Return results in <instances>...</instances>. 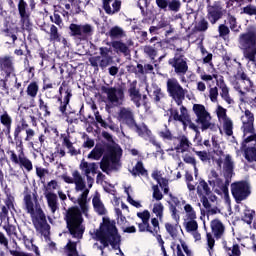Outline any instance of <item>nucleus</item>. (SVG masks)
<instances>
[{
  "label": "nucleus",
  "instance_id": "nucleus-39",
  "mask_svg": "<svg viewBox=\"0 0 256 256\" xmlns=\"http://www.w3.org/2000/svg\"><path fill=\"white\" fill-rule=\"evenodd\" d=\"M62 145L68 149V153L71 155V157L81 153V151L77 150L75 146H73V142H71V139L67 134L62 135Z\"/></svg>",
  "mask_w": 256,
  "mask_h": 256
},
{
  "label": "nucleus",
  "instance_id": "nucleus-45",
  "mask_svg": "<svg viewBox=\"0 0 256 256\" xmlns=\"http://www.w3.org/2000/svg\"><path fill=\"white\" fill-rule=\"evenodd\" d=\"M203 193L206 195H211V188H209V184L205 180H200L197 186V194L200 197H203Z\"/></svg>",
  "mask_w": 256,
  "mask_h": 256
},
{
  "label": "nucleus",
  "instance_id": "nucleus-18",
  "mask_svg": "<svg viewBox=\"0 0 256 256\" xmlns=\"http://www.w3.org/2000/svg\"><path fill=\"white\" fill-rule=\"evenodd\" d=\"M170 113L174 121H179L182 123L184 129H187L188 125L189 129H192V131H199V128L196 126V124L191 121V116H189V112L185 106L180 107V114L177 109H172Z\"/></svg>",
  "mask_w": 256,
  "mask_h": 256
},
{
  "label": "nucleus",
  "instance_id": "nucleus-22",
  "mask_svg": "<svg viewBox=\"0 0 256 256\" xmlns=\"http://www.w3.org/2000/svg\"><path fill=\"white\" fill-rule=\"evenodd\" d=\"M200 203H202L208 215H217V213H220L219 208H217V206L213 207V205H211V203H217V197L215 196V194L210 192V194L207 196L202 195L200 197Z\"/></svg>",
  "mask_w": 256,
  "mask_h": 256
},
{
  "label": "nucleus",
  "instance_id": "nucleus-36",
  "mask_svg": "<svg viewBox=\"0 0 256 256\" xmlns=\"http://www.w3.org/2000/svg\"><path fill=\"white\" fill-rule=\"evenodd\" d=\"M200 51L202 53V63L208 65V73L215 71V65H213V54L209 53L205 47L201 46Z\"/></svg>",
  "mask_w": 256,
  "mask_h": 256
},
{
  "label": "nucleus",
  "instance_id": "nucleus-4",
  "mask_svg": "<svg viewBox=\"0 0 256 256\" xmlns=\"http://www.w3.org/2000/svg\"><path fill=\"white\" fill-rule=\"evenodd\" d=\"M238 45L244 59H247L256 67V28H250L247 32L240 34Z\"/></svg>",
  "mask_w": 256,
  "mask_h": 256
},
{
  "label": "nucleus",
  "instance_id": "nucleus-42",
  "mask_svg": "<svg viewBox=\"0 0 256 256\" xmlns=\"http://www.w3.org/2000/svg\"><path fill=\"white\" fill-rule=\"evenodd\" d=\"M48 35L49 41H51V43L61 42V33H59V28H57V26L54 24L50 25V31L48 32Z\"/></svg>",
  "mask_w": 256,
  "mask_h": 256
},
{
  "label": "nucleus",
  "instance_id": "nucleus-33",
  "mask_svg": "<svg viewBox=\"0 0 256 256\" xmlns=\"http://www.w3.org/2000/svg\"><path fill=\"white\" fill-rule=\"evenodd\" d=\"M128 93L130 95L131 101H133L136 107H141V93L139 92V89H137V81H133L130 84Z\"/></svg>",
  "mask_w": 256,
  "mask_h": 256
},
{
  "label": "nucleus",
  "instance_id": "nucleus-49",
  "mask_svg": "<svg viewBox=\"0 0 256 256\" xmlns=\"http://www.w3.org/2000/svg\"><path fill=\"white\" fill-rule=\"evenodd\" d=\"M109 35L111 39H122V37H125V31L123 28L115 26L110 29Z\"/></svg>",
  "mask_w": 256,
  "mask_h": 256
},
{
  "label": "nucleus",
  "instance_id": "nucleus-30",
  "mask_svg": "<svg viewBox=\"0 0 256 256\" xmlns=\"http://www.w3.org/2000/svg\"><path fill=\"white\" fill-rule=\"evenodd\" d=\"M103 9L107 15H115L121 11L120 0H102Z\"/></svg>",
  "mask_w": 256,
  "mask_h": 256
},
{
  "label": "nucleus",
  "instance_id": "nucleus-6",
  "mask_svg": "<svg viewBox=\"0 0 256 256\" xmlns=\"http://www.w3.org/2000/svg\"><path fill=\"white\" fill-rule=\"evenodd\" d=\"M184 205V222L183 226L187 233H190L195 241H201V234L199 233V224L197 223V212L191 204H186L185 200L182 201Z\"/></svg>",
  "mask_w": 256,
  "mask_h": 256
},
{
  "label": "nucleus",
  "instance_id": "nucleus-54",
  "mask_svg": "<svg viewBox=\"0 0 256 256\" xmlns=\"http://www.w3.org/2000/svg\"><path fill=\"white\" fill-rule=\"evenodd\" d=\"M206 241H207V249L209 252V255H212L213 248L215 247V238H213V234L207 233L206 234Z\"/></svg>",
  "mask_w": 256,
  "mask_h": 256
},
{
  "label": "nucleus",
  "instance_id": "nucleus-38",
  "mask_svg": "<svg viewBox=\"0 0 256 256\" xmlns=\"http://www.w3.org/2000/svg\"><path fill=\"white\" fill-rule=\"evenodd\" d=\"M92 205L94 207V211L98 213V215H106L107 209L105 208V204L101 201V195L96 193L92 198Z\"/></svg>",
  "mask_w": 256,
  "mask_h": 256
},
{
  "label": "nucleus",
  "instance_id": "nucleus-28",
  "mask_svg": "<svg viewBox=\"0 0 256 256\" xmlns=\"http://www.w3.org/2000/svg\"><path fill=\"white\" fill-rule=\"evenodd\" d=\"M118 117L119 120L125 123L130 129L137 123L131 108H121Z\"/></svg>",
  "mask_w": 256,
  "mask_h": 256
},
{
  "label": "nucleus",
  "instance_id": "nucleus-52",
  "mask_svg": "<svg viewBox=\"0 0 256 256\" xmlns=\"http://www.w3.org/2000/svg\"><path fill=\"white\" fill-rule=\"evenodd\" d=\"M143 51L145 55L150 57L151 61H155V57H157V49H155V47L151 45H146L144 46Z\"/></svg>",
  "mask_w": 256,
  "mask_h": 256
},
{
  "label": "nucleus",
  "instance_id": "nucleus-32",
  "mask_svg": "<svg viewBox=\"0 0 256 256\" xmlns=\"http://www.w3.org/2000/svg\"><path fill=\"white\" fill-rule=\"evenodd\" d=\"M172 249L176 256H191V250L189 249V246L187 245V242L183 239L179 240L178 244H173ZM185 253V254H184Z\"/></svg>",
  "mask_w": 256,
  "mask_h": 256
},
{
  "label": "nucleus",
  "instance_id": "nucleus-53",
  "mask_svg": "<svg viewBox=\"0 0 256 256\" xmlns=\"http://www.w3.org/2000/svg\"><path fill=\"white\" fill-rule=\"evenodd\" d=\"M153 93L154 100L159 103L161 99H163V91H161V88L157 85H152V88L150 90Z\"/></svg>",
  "mask_w": 256,
  "mask_h": 256
},
{
  "label": "nucleus",
  "instance_id": "nucleus-15",
  "mask_svg": "<svg viewBox=\"0 0 256 256\" xmlns=\"http://www.w3.org/2000/svg\"><path fill=\"white\" fill-rule=\"evenodd\" d=\"M102 93L107 95V101L110 105L114 107H119V105H123V101H125V91L121 87H102Z\"/></svg>",
  "mask_w": 256,
  "mask_h": 256
},
{
  "label": "nucleus",
  "instance_id": "nucleus-17",
  "mask_svg": "<svg viewBox=\"0 0 256 256\" xmlns=\"http://www.w3.org/2000/svg\"><path fill=\"white\" fill-rule=\"evenodd\" d=\"M218 169L223 171L224 177L232 178L235 169V161L230 154L221 153L220 157L215 160Z\"/></svg>",
  "mask_w": 256,
  "mask_h": 256
},
{
  "label": "nucleus",
  "instance_id": "nucleus-5",
  "mask_svg": "<svg viewBox=\"0 0 256 256\" xmlns=\"http://www.w3.org/2000/svg\"><path fill=\"white\" fill-rule=\"evenodd\" d=\"M208 183L214 193L224 199L226 205H231V198L229 197V183H231V178L225 177V181H223L217 171L211 170Z\"/></svg>",
  "mask_w": 256,
  "mask_h": 256
},
{
  "label": "nucleus",
  "instance_id": "nucleus-23",
  "mask_svg": "<svg viewBox=\"0 0 256 256\" xmlns=\"http://www.w3.org/2000/svg\"><path fill=\"white\" fill-rule=\"evenodd\" d=\"M191 147V142L187 136L182 135L173 139V146L170 151H176V153H186Z\"/></svg>",
  "mask_w": 256,
  "mask_h": 256
},
{
  "label": "nucleus",
  "instance_id": "nucleus-40",
  "mask_svg": "<svg viewBox=\"0 0 256 256\" xmlns=\"http://www.w3.org/2000/svg\"><path fill=\"white\" fill-rule=\"evenodd\" d=\"M0 123L5 127L4 133L6 135H11V125H13V118L9 116L7 111H4L2 115H0Z\"/></svg>",
  "mask_w": 256,
  "mask_h": 256
},
{
  "label": "nucleus",
  "instance_id": "nucleus-34",
  "mask_svg": "<svg viewBox=\"0 0 256 256\" xmlns=\"http://www.w3.org/2000/svg\"><path fill=\"white\" fill-rule=\"evenodd\" d=\"M211 229L214 237L216 239H221L225 235V225L219 219H214L211 221Z\"/></svg>",
  "mask_w": 256,
  "mask_h": 256
},
{
  "label": "nucleus",
  "instance_id": "nucleus-61",
  "mask_svg": "<svg viewBox=\"0 0 256 256\" xmlns=\"http://www.w3.org/2000/svg\"><path fill=\"white\" fill-rule=\"evenodd\" d=\"M152 190H153V194H152L153 199H155V201H161V199H163V193H161V190H159V186L153 185Z\"/></svg>",
  "mask_w": 256,
  "mask_h": 256
},
{
  "label": "nucleus",
  "instance_id": "nucleus-14",
  "mask_svg": "<svg viewBox=\"0 0 256 256\" xmlns=\"http://www.w3.org/2000/svg\"><path fill=\"white\" fill-rule=\"evenodd\" d=\"M100 56H92L89 58V63L92 67L98 69L99 67L102 69H106L113 63V56L109 55L111 53V48L100 47Z\"/></svg>",
  "mask_w": 256,
  "mask_h": 256
},
{
  "label": "nucleus",
  "instance_id": "nucleus-59",
  "mask_svg": "<svg viewBox=\"0 0 256 256\" xmlns=\"http://www.w3.org/2000/svg\"><path fill=\"white\" fill-rule=\"evenodd\" d=\"M50 21L52 23H55L60 29H63V19H61V15L58 13H54L52 16H50Z\"/></svg>",
  "mask_w": 256,
  "mask_h": 256
},
{
  "label": "nucleus",
  "instance_id": "nucleus-27",
  "mask_svg": "<svg viewBox=\"0 0 256 256\" xmlns=\"http://www.w3.org/2000/svg\"><path fill=\"white\" fill-rule=\"evenodd\" d=\"M0 71L4 73L6 77L15 75V66L13 65V57L2 56L0 57Z\"/></svg>",
  "mask_w": 256,
  "mask_h": 256
},
{
  "label": "nucleus",
  "instance_id": "nucleus-43",
  "mask_svg": "<svg viewBox=\"0 0 256 256\" xmlns=\"http://www.w3.org/2000/svg\"><path fill=\"white\" fill-rule=\"evenodd\" d=\"M105 149L101 145H96L94 149L88 154V159H94V161H99L103 157Z\"/></svg>",
  "mask_w": 256,
  "mask_h": 256
},
{
  "label": "nucleus",
  "instance_id": "nucleus-50",
  "mask_svg": "<svg viewBox=\"0 0 256 256\" xmlns=\"http://www.w3.org/2000/svg\"><path fill=\"white\" fill-rule=\"evenodd\" d=\"M165 229L167 233L172 237V239H177V235H179V225L171 224V223H166L165 224Z\"/></svg>",
  "mask_w": 256,
  "mask_h": 256
},
{
  "label": "nucleus",
  "instance_id": "nucleus-56",
  "mask_svg": "<svg viewBox=\"0 0 256 256\" xmlns=\"http://www.w3.org/2000/svg\"><path fill=\"white\" fill-rule=\"evenodd\" d=\"M195 29L196 31L205 32L209 29V22L203 18L196 24Z\"/></svg>",
  "mask_w": 256,
  "mask_h": 256
},
{
  "label": "nucleus",
  "instance_id": "nucleus-25",
  "mask_svg": "<svg viewBox=\"0 0 256 256\" xmlns=\"http://www.w3.org/2000/svg\"><path fill=\"white\" fill-rule=\"evenodd\" d=\"M156 5L162 11H167V7L173 13L181 11V0H156Z\"/></svg>",
  "mask_w": 256,
  "mask_h": 256
},
{
  "label": "nucleus",
  "instance_id": "nucleus-62",
  "mask_svg": "<svg viewBox=\"0 0 256 256\" xmlns=\"http://www.w3.org/2000/svg\"><path fill=\"white\" fill-rule=\"evenodd\" d=\"M242 220L244 223H247V225H251V223H253V212L251 210H245Z\"/></svg>",
  "mask_w": 256,
  "mask_h": 256
},
{
  "label": "nucleus",
  "instance_id": "nucleus-46",
  "mask_svg": "<svg viewBox=\"0 0 256 256\" xmlns=\"http://www.w3.org/2000/svg\"><path fill=\"white\" fill-rule=\"evenodd\" d=\"M165 211V206L163 203L156 202L153 204L152 213L159 219V221H163V212Z\"/></svg>",
  "mask_w": 256,
  "mask_h": 256
},
{
  "label": "nucleus",
  "instance_id": "nucleus-24",
  "mask_svg": "<svg viewBox=\"0 0 256 256\" xmlns=\"http://www.w3.org/2000/svg\"><path fill=\"white\" fill-rule=\"evenodd\" d=\"M63 90L65 91V97L64 99L61 96L58 97V102L60 103L59 110L62 113H65L67 111L69 101H71V97H73V94L71 93V89L67 87V84H65V82H63L59 88L60 95H63Z\"/></svg>",
  "mask_w": 256,
  "mask_h": 256
},
{
  "label": "nucleus",
  "instance_id": "nucleus-9",
  "mask_svg": "<svg viewBox=\"0 0 256 256\" xmlns=\"http://www.w3.org/2000/svg\"><path fill=\"white\" fill-rule=\"evenodd\" d=\"M193 113L196 116V123L200 125L202 131H217L219 127L211 121V113L203 104H194L192 107Z\"/></svg>",
  "mask_w": 256,
  "mask_h": 256
},
{
  "label": "nucleus",
  "instance_id": "nucleus-37",
  "mask_svg": "<svg viewBox=\"0 0 256 256\" xmlns=\"http://www.w3.org/2000/svg\"><path fill=\"white\" fill-rule=\"evenodd\" d=\"M130 129H132V131H135V133H137L139 137H142V139H145L146 141L149 140L152 135L151 130H149V128L145 124L138 125V123L136 122Z\"/></svg>",
  "mask_w": 256,
  "mask_h": 256
},
{
  "label": "nucleus",
  "instance_id": "nucleus-63",
  "mask_svg": "<svg viewBox=\"0 0 256 256\" xmlns=\"http://www.w3.org/2000/svg\"><path fill=\"white\" fill-rule=\"evenodd\" d=\"M57 187H59V184H57L56 180L48 182L46 189L44 191V195H46V193H53V191H55Z\"/></svg>",
  "mask_w": 256,
  "mask_h": 256
},
{
  "label": "nucleus",
  "instance_id": "nucleus-12",
  "mask_svg": "<svg viewBox=\"0 0 256 256\" xmlns=\"http://www.w3.org/2000/svg\"><path fill=\"white\" fill-rule=\"evenodd\" d=\"M167 92L177 105H183L187 89H184L177 78H169L166 83Z\"/></svg>",
  "mask_w": 256,
  "mask_h": 256
},
{
  "label": "nucleus",
  "instance_id": "nucleus-2",
  "mask_svg": "<svg viewBox=\"0 0 256 256\" xmlns=\"http://www.w3.org/2000/svg\"><path fill=\"white\" fill-rule=\"evenodd\" d=\"M37 192H25L23 203L24 211L31 217V221L38 233L44 236L50 251H55V243L49 238L51 226L47 223V216L39 203Z\"/></svg>",
  "mask_w": 256,
  "mask_h": 256
},
{
  "label": "nucleus",
  "instance_id": "nucleus-7",
  "mask_svg": "<svg viewBox=\"0 0 256 256\" xmlns=\"http://www.w3.org/2000/svg\"><path fill=\"white\" fill-rule=\"evenodd\" d=\"M16 149L18 151L15 153V150H8L7 154L10 155V161L14 163V165H18L22 171H26V173H31L33 171V161L29 159L25 155V149L23 148V140L19 139L16 142Z\"/></svg>",
  "mask_w": 256,
  "mask_h": 256
},
{
  "label": "nucleus",
  "instance_id": "nucleus-44",
  "mask_svg": "<svg viewBox=\"0 0 256 256\" xmlns=\"http://www.w3.org/2000/svg\"><path fill=\"white\" fill-rule=\"evenodd\" d=\"M38 93L39 84L36 81L30 82L26 88V95H28V97H33L35 99Z\"/></svg>",
  "mask_w": 256,
  "mask_h": 256
},
{
  "label": "nucleus",
  "instance_id": "nucleus-11",
  "mask_svg": "<svg viewBox=\"0 0 256 256\" xmlns=\"http://www.w3.org/2000/svg\"><path fill=\"white\" fill-rule=\"evenodd\" d=\"M70 36L77 39V41H88L89 37H93L95 33V27L89 23L69 25Z\"/></svg>",
  "mask_w": 256,
  "mask_h": 256
},
{
  "label": "nucleus",
  "instance_id": "nucleus-47",
  "mask_svg": "<svg viewBox=\"0 0 256 256\" xmlns=\"http://www.w3.org/2000/svg\"><path fill=\"white\" fill-rule=\"evenodd\" d=\"M20 107H22V109H31V107H35V98L29 95L20 98Z\"/></svg>",
  "mask_w": 256,
  "mask_h": 256
},
{
  "label": "nucleus",
  "instance_id": "nucleus-57",
  "mask_svg": "<svg viewBox=\"0 0 256 256\" xmlns=\"http://www.w3.org/2000/svg\"><path fill=\"white\" fill-rule=\"evenodd\" d=\"M219 97V89L217 86L209 89V98L212 103H217Z\"/></svg>",
  "mask_w": 256,
  "mask_h": 256
},
{
  "label": "nucleus",
  "instance_id": "nucleus-13",
  "mask_svg": "<svg viewBox=\"0 0 256 256\" xmlns=\"http://www.w3.org/2000/svg\"><path fill=\"white\" fill-rule=\"evenodd\" d=\"M123 150L119 146H113L111 148L110 157H103L100 162V169H102L103 173H107L109 175L110 171H113L115 165L119 163V157H121Z\"/></svg>",
  "mask_w": 256,
  "mask_h": 256
},
{
  "label": "nucleus",
  "instance_id": "nucleus-20",
  "mask_svg": "<svg viewBox=\"0 0 256 256\" xmlns=\"http://www.w3.org/2000/svg\"><path fill=\"white\" fill-rule=\"evenodd\" d=\"M18 11L20 15V25L25 31L31 29V13L27 11V2L25 0H19Z\"/></svg>",
  "mask_w": 256,
  "mask_h": 256
},
{
  "label": "nucleus",
  "instance_id": "nucleus-58",
  "mask_svg": "<svg viewBox=\"0 0 256 256\" xmlns=\"http://www.w3.org/2000/svg\"><path fill=\"white\" fill-rule=\"evenodd\" d=\"M4 231H6L8 237H13V235H17V228L13 224H5L3 226Z\"/></svg>",
  "mask_w": 256,
  "mask_h": 256
},
{
  "label": "nucleus",
  "instance_id": "nucleus-64",
  "mask_svg": "<svg viewBox=\"0 0 256 256\" xmlns=\"http://www.w3.org/2000/svg\"><path fill=\"white\" fill-rule=\"evenodd\" d=\"M229 256H241V249L239 248L238 244L232 246L228 252Z\"/></svg>",
  "mask_w": 256,
  "mask_h": 256
},
{
  "label": "nucleus",
  "instance_id": "nucleus-60",
  "mask_svg": "<svg viewBox=\"0 0 256 256\" xmlns=\"http://www.w3.org/2000/svg\"><path fill=\"white\" fill-rule=\"evenodd\" d=\"M241 103H248L252 109H256V96L253 97H240Z\"/></svg>",
  "mask_w": 256,
  "mask_h": 256
},
{
  "label": "nucleus",
  "instance_id": "nucleus-19",
  "mask_svg": "<svg viewBox=\"0 0 256 256\" xmlns=\"http://www.w3.org/2000/svg\"><path fill=\"white\" fill-rule=\"evenodd\" d=\"M187 57L181 53H176L173 58L168 60V65H171L174 69V73L181 77L183 75H187V71H189V64L187 63Z\"/></svg>",
  "mask_w": 256,
  "mask_h": 256
},
{
  "label": "nucleus",
  "instance_id": "nucleus-51",
  "mask_svg": "<svg viewBox=\"0 0 256 256\" xmlns=\"http://www.w3.org/2000/svg\"><path fill=\"white\" fill-rule=\"evenodd\" d=\"M215 113L218 117L219 123L229 119V116H227V109L223 108V106H221V105L217 106Z\"/></svg>",
  "mask_w": 256,
  "mask_h": 256
},
{
  "label": "nucleus",
  "instance_id": "nucleus-21",
  "mask_svg": "<svg viewBox=\"0 0 256 256\" xmlns=\"http://www.w3.org/2000/svg\"><path fill=\"white\" fill-rule=\"evenodd\" d=\"M221 17H223V6H221V2H215L213 5H208L207 19L212 25H215Z\"/></svg>",
  "mask_w": 256,
  "mask_h": 256
},
{
  "label": "nucleus",
  "instance_id": "nucleus-55",
  "mask_svg": "<svg viewBox=\"0 0 256 256\" xmlns=\"http://www.w3.org/2000/svg\"><path fill=\"white\" fill-rule=\"evenodd\" d=\"M210 74H206V73H201L200 74V79L202 81H213V79H216V81L218 80V75H217V70L214 68L213 72H209Z\"/></svg>",
  "mask_w": 256,
  "mask_h": 256
},
{
  "label": "nucleus",
  "instance_id": "nucleus-8",
  "mask_svg": "<svg viewBox=\"0 0 256 256\" xmlns=\"http://www.w3.org/2000/svg\"><path fill=\"white\" fill-rule=\"evenodd\" d=\"M230 83L233 89L239 93L240 98L245 97V91L247 93L255 91V83H253L245 72L238 71L236 75L231 78Z\"/></svg>",
  "mask_w": 256,
  "mask_h": 256
},
{
  "label": "nucleus",
  "instance_id": "nucleus-10",
  "mask_svg": "<svg viewBox=\"0 0 256 256\" xmlns=\"http://www.w3.org/2000/svg\"><path fill=\"white\" fill-rule=\"evenodd\" d=\"M241 130L243 133V139H245V143L251 139V143H256V133H255V114L250 110H245L241 116Z\"/></svg>",
  "mask_w": 256,
  "mask_h": 256
},
{
  "label": "nucleus",
  "instance_id": "nucleus-1",
  "mask_svg": "<svg viewBox=\"0 0 256 256\" xmlns=\"http://www.w3.org/2000/svg\"><path fill=\"white\" fill-rule=\"evenodd\" d=\"M84 175L87 179L88 188L87 184L85 183V179L78 170L72 172V177L67 175L62 176L65 183L74 184L76 193H80L78 195V199H74V201H77L81 210H79L77 207H71L66 211L64 216L69 234L71 235L72 239L76 240L68 241L66 245L67 256H77V243L83 239V233H85V226H83V215H85V217H89V205L87 204V197L89 196V189L93 187L95 179L91 177V174ZM81 213H83V215Z\"/></svg>",
  "mask_w": 256,
  "mask_h": 256
},
{
  "label": "nucleus",
  "instance_id": "nucleus-29",
  "mask_svg": "<svg viewBox=\"0 0 256 256\" xmlns=\"http://www.w3.org/2000/svg\"><path fill=\"white\" fill-rule=\"evenodd\" d=\"M133 46V41H128L127 43H124L121 40H116L112 42V47L115 51V53H117L119 55V53H122V55H124L125 57L131 55V50L129 49V47Z\"/></svg>",
  "mask_w": 256,
  "mask_h": 256
},
{
  "label": "nucleus",
  "instance_id": "nucleus-3",
  "mask_svg": "<svg viewBox=\"0 0 256 256\" xmlns=\"http://www.w3.org/2000/svg\"><path fill=\"white\" fill-rule=\"evenodd\" d=\"M95 238L101 242L103 246L98 247L101 251L102 256H107L105 254V248L111 245L112 249L116 252V255L124 256L125 253L121 250V235L117 231V226H115V221L109 219H104L100 228L94 231Z\"/></svg>",
  "mask_w": 256,
  "mask_h": 256
},
{
  "label": "nucleus",
  "instance_id": "nucleus-41",
  "mask_svg": "<svg viewBox=\"0 0 256 256\" xmlns=\"http://www.w3.org/2000/svg\"><path fill=\"white\" fill-rule=\"evenodd\" d=\"M220 125L222 126L220 133H225L227 137L233 136V120H231V118L220 122Z\"/></svg>",
  "mask_w": 256,
  "mask_h": 256
},
{
  "label": "nucleus",
  "instance_id": "nucleus-16",
  "mask_svg": "<svg viewBox=\"0 0 256 256\" xmlns=\"http://www.w3.org/2000/svg\"><path fill=\"white\" fill-rule=\"evenodd\" d=\"M231 193L236 203H241L251 195V185L246 181L234 182L231 184Z\"/></svg>",
  "mask_w": 256,
  "mask_h": 256
},
{
  "label": "nucleus",
  "instance_id": "nucleus-26",
  "mask_svg": "<svg viewBox=\"0 0 256 256\" xmlns=\"http://www.w3.org/2000/svg\"><path fill=\"white\" fill-rule=\"evenodd\" d=\"M217 87L220 89V97L227 103L228 105H233L235 103V100L231 98V94H229V86L225 83V79H223V76H221L216 81Z\"/></svg>",
  "mask_w": 256,
  "mask_h": 256
},
{
  "label": "nucleus",
  "instance_id": "nucleus-31",
  "mask_svg": "<svg viewBox=\"0 0 256 256\" xmlns=\"http://www.w3.org/2000/svg\"><path fill=\"white\" fill-rule=\"evenodd\" d=\"M44 197L47 201L48 209L52 215L59 211V197L55 193H46Z\"/></svg>",
  "mask_w": 256,
  "mask_h": 256
},
{
  "label": "nucleus",
  "instance_id": "nucleus-35",
  "mask_svg": "<svg viewBox=\"0 0 256 256\" xmlns=\"http://www.w3.org/2000/svg\"><path fill=\"white\" fill-rule=\"evenodd\" d=\"M79 169L84 173V175H96L97 169H99V166H97V163L95 162H87L85 160H82Z\"/></svg>",
  "mask_w": 256,
  "mask_h": 256
},
{
  "label": "nucleus",
  "instance_id": "nucleus-48",
  "mask_svg": "<svg viewBox=\"0 0 256 256\" xmlns=\"http://www.w3.org/2000/svg\"><path fill=\"white\" fill-rule=\"evenodd\" d=\"M131 173L134 177H137V175H142V177H147L148 175L147 170L143 166V162H137V164L131 170Z\"/></svg>",
  "mask_w": 256,
  "mask_h": 256
}]
</instances>
